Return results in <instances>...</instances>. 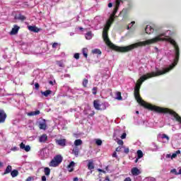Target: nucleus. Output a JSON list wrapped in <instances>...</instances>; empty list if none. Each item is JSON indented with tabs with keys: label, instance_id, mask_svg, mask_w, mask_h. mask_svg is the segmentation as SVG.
<instances>
[{
	"label": "nucleus",
	"instance_id": "1",
	"mask_svg": "<svg viewBox=\"0 0 181 181\" xmlns=\"http://www.w3.org/2000/svg\"><path fill=\"white\" fill-rule=\"evenodd\" d=\"M121 1L122 0H116L115 9L112 13L110 15L109 19L107 21L106 24L105 25V27L103 28V39L105 43H106V45L109 46V47H111V49H114L115 50H116V52H131V50H134V49H137V47H142L143 46H151V45H156V43H158V42H169L170 45H172L174 47V53L180 54L179 45H177L176 41L169 37V36H170V30L164 31L153 38L148 39L144 41L138 42L126 47H117L114 45V44L111 42L110 38L108 37V30H110V28H111L112 22H114L115 14L117 13V12H118V8H119Z\"/></svg>",
	"mask_w": 181,
	"mask_h": 181
},
{
	"label": "nucleus",
	"instance_id": "2",
	"mask_svg": "<svg viewBox=\"0 0 181 181\" xmlns=\"http://www.w3.org/2000/svg\"><path fill=\"white\" fill-rule=\"evenodd\" d=\"M151 110L158 112L159 114H170V115H173V117L176 121H177V122H180V124H181L180 116H179V115H177V113H176V112L173 111V110L151 105Z\"/></svg>",
	"mask_w": 181,
	"mask_h": 181
},
{
	"label": "nucleus",
	"instance_id": "3",
	"mask_svg": "<svg viewBox=\"0 0 181 181\" xmlns=\"http://www.w3.org/2000/svg\"><path fill=\"white\" fill-rule=\"evenodd\" d=\"M93 107L98 111H104V110H107L108 105L105 103H100V100H95L93 101Z\"/></svg>",
	"mask_w": 181,
	"mask_h": 181
},
{
	"label": "nucleus",
	"instance_id": "4",
	"mask_svg": "<svg viewBox=\"0 0 181 181\" xmlns=\"http://www.w3.org/2000/svg\"><path fill=\"white\" fill-rule=\"evenodd\" d=\"M63 161V157L60 155L56 156L54 159L51 160L49 163V166L52 168H56V166H59L60 165V163Z\"/></svg>",
	"mask_w": 181,
	"mask_h": 181
},
{
	"label": "nucleus",
	"instance_id": "5",
	"mask_svg": "<svg viewBox=\"0 0 181 181\" xmlns=\"http://www.w3.org/2000/svg\"><path fill=\"white\" fill-rule=\"evenodd\" d=\"M38 155L41 159H47L50 155V150L47 148H44L39 151Z\"/></svg>",
	"mask_w": 181,
	"mask_h": 181
},
{
	"label": "nucleus",
	"instance_id": "6",
	"mask_svg": "<svg viewBox=\"0 0 181 181\" xmlns=\"http://www.w3.org/2000/svg\"><path fill=\"white\" fill-rule=\"evenodd\" d=\"M156 30V28L155 25L152 27V25H146L145 28V32L147 33V35H151V33H153Z\"/></svg>",
	"mask_w": 181,
	"mask_h": 181
},
{
	"label": "nucleus",
	"instance_id": "7",
	"mask_svg": "<svg viewBox=\"0 0 181 181\" xmlns=\"http://www.w3.org/2000/svg\"><path fill=\"white\" fill-rule=\"evenodd\" d=\"M38 127L40 129L46 131V129L47 128V124H46V119H43L41 122H39Z\"/></svg>",
	"mask_w": 181,
	"mask_h": 181
},
{
	"label": "nucleus",
	"instance_id": "8",
	"mask_svg": "<svg viewBox=\"0 0 181 181\" xmlns=\"http://www.w3.org/2000/svg\"><path fill=\"white\" fill-rule=\"evenodd\" d=\"M6 119V113H5V111L0 110V124H2L5 122V120Z\"/></svg>",
	"mask_w": 181,
	"mask_h": 181
},
{
	"label": "nucleus",
	"instance_id": "9",
	"mask_svg": "<svg viewBox=\"0 0 181 181\" xmlns=\"http://www.w3.org/2000/svg\"><path fill=\"white\" fill-rule=\"evenodd\" d=\"M131 173L132 176H138L141 173V170L138 169L136 167H134L132 168Z\"/></svg>",
	"mask_w": 181,
	"mask_h": 181
},
{
	"label": "nucleus",
	"instance_id": "10",
	"mask_svg": "<svg viewBox=\"0 0 181 181\" xmlns=\"http://www.w3.org/2000/svg\"><path fill=\"white\" fill-rule=\"evenodd\" d=\"M20 148H21V149L25 150V152H30V146H29V145L25 146V144H23V143H21L20 144Z\"/></svg>",
	"mask_w": 181,
	"mask_h": 181
},
{
	"label": "nucleus",
	"instance_id": "11",
	"mask_svg": "<svg viewBox=\"0 0 181 181\" xmlns=\"http://www.w3.org/2000/svg\"><path fill=\"white\" fill-rule=\"evenodd\" d=\"M56 144L59 146H66V139L56 140Z\"/></svg>",
	"mask_w": 181,
	"mask_h": 181
},
{
	"label": "nucleus",
	"instance_id": "12",
	"mask_svg": "<svg viewBox=\"0 0 181 181\" xmlns=\"http://www.w3.org/2000/svg\"><path fill=\"white\" fill-rule=\"evenodd\" d=\"M19 26L18 25H14V27L12 28L10 35H16L18 32H19Z\"/></svg>",
	"mask_w": 181,
	"mask_h": 181
},
{
	"label": "nucleus",
	"instance_id": "13",
	"mask_svg": "<svg viewBox=\"0 0 181 181\" xmlns=\"http://www.w3.org/2000/svg\"><path fill=\"white\" fill-rule=\"evenodd\" d=\"M74 161H71L69 165L67 166V169L69 172H73L74 170Z\"/></svg>",
	"mask_w": 181,
	"mask_h": 181
},
{
	"label": "nucleus",
	"instance_id": "14",
	"mask_svg": "<svg viewBox=\"0 0 181 181\" xmlns=\"http://www.w3.org/2000/svg\"><path fill=\"white\" fill-rule=\"evenodd\" d=\"M93 36H94V35L93 34V33H91V31L88 32L85 35V37L87 40H91V39H93Z\"/></svg>",
	"mask_w": 181,
	"mask_h": 181
},
{
	"label": "nucleus",
	"instance_id": "15",
	"mask_svg": "<svg viewBox=\"0 0 181 181\" xmlns=\"http://www.w3.org/2000/svg\"><path fill=\"white\" fill-rule=\"evenodd\" d=\"M28 30H30V32H35V33H37V32H39V28H37V27L36 26L29 25Z\"/></svg>",
	"mask_w": 181,
	"mask_h": 181
},
{
	"label": "nucleus",
	"instance_id": "16",
	"mask_svg": "<svg viewBox=\"0 0 181 181\" xmlns=\"http://www.w3.org/2000/svg\"><path fill=\"white\" fill-rule=\"evenodd\" d=\"M47 141V135L46 134H42L40 139H39V141L40 142H42V143H45Z\"/></svg>",
	"mask_w": 181,
	"mask_h": 181
},
{
	"label": "nucleus",
	"instance_id": "17",
	"mask_svg": "<svg viewBox=\"0 0 181 181\" xmlns=\"http://www.w3.org/2000/svg\"><path fill=\"white\" fill-rule=\"evenodd\" d=\"M15 19L18 20V21H25L26 19V17L22 14H18L15 16Z\"/></svg>",
	"mask_w": 181,
	"mask_h": 181
},
{
	"label": "nucleus",
	"instance_id": "18",
	"mask_svg": "<svg viewBox=\"0 0 181 181\" xmlns=\"http://www.w3.org/2000/svg\"><path fill=\"white\" fill-rule=\"evenodd\" d=\"M12 172V166L8 165L4 170V175H8V173H11Z\"/></svg>",
	"mask_w": 181,
	"mask_h": 181
},
{
	"label": "nucleus",
	"instance_id": "19",
	"mask_svg": "<svg viewBox=\"0 0 181 181\" xmlns=\"http://www.w3.org/2000/svg\"><path fill=\"white\" fill-rule=\"evenodd\" d=\"M88 168L89 169V170H93V169H94V163H93V160H89Z\"/></svg>",
	"mask_w": 181,
	"mask_h": 181
},
{
	"label": "nucleus",
	"instance_id": "20",
	"mask_svg": "<svg viewBox=\"0 0 181 181\" xmlns=\"http://www.w3.org/2000/svg\"><path fill=\"white\" fill-rule=\"evenodd\" d=\"M39 114H40V110H35V111H33L30 112L28 114V115H29V117H33L34 115H39Z\"/></svg>",
	"mask_w": 181,
	"mask_h": 181
},
{
	"label": "nucleus",
	"instance_id": "21",
	"mask_svg": "<svg viewBox=\"0 0 181 181\" xmlns=\"http://www.w3.org/2000/svg\"><path fill=\"white\" fill-rule=\"evenodd\" d=\"M41 94L42 95H45V97H49V95H50V94H52V90H47L45 91H41Z\"/></svg>",
	"mask_w": 181,
	"mask_h": 181
},
{
	"label": "nucleus",
	"instance_id": "22",
	"mask_svg": "<svg viewBox=\"0 0 181 181\" xmlns=\"http://www.w3.org/2000/svg\"><path fill=\"white\" fill-rule=\"evenodd\" d=\"M161 139H166L165 141H163L164 144H167V142H169V136H168L166 134H163L161 135Z\"/></svg>",
	"mask_w": 181,
	"mask_h": 181
},
{
	"label": "nucleus",
	"instance_id": "23",
	"mask_svg": "<svg viewBox=\"0 0 181 181\" xmlns=\"http://www.w3.org/2000/svg\"><path fill=\"white\" fill-rule=\"evenodd\" d=\"M18 175H19V172L18 171V170H13L11 172V175L12 176V177H16Z\"/></svg>",
	"mask_w": 181,
	"mask_h": 181
},
{
	"label": "nucleus",
	"instance_id": "24",
	"mask_svg": "<svg viewBox=\"0 0 181 181\" xmlns=\"http://www.w3.org/2000/svg\"><path fill=\"white\" fill-rule=\"evenodd\" d=\"M75 146H80V145H83V141L81 139H76L74 141Z\"/></svg>",
	"mask_w": 181,
	"mask_h": 181
},
{
	"label": "nucleus",
	"instance_id": "25",
	"mask_svg": "<svg viewBox=\"0 0 181 181\" xmlns=\"http://www.w3.org/2000/svg\"><path fill=\"white\" fill-rule=\"evenodd\" d=\"M72 153H74L75 156H78V147L75 146L72 150Z\"/></svg>",
	"mask_w": 181,
	"mask_h": 181
},
{
	"label": "nucleus",
	"instance_id": "26",
	"mask_svg": "<svg viewBox=\"0 0 181 181\" xmlns=\"http://www.w3.org/2000/svg\"><path fill=\"white\" fill-rule=\"evenodd\" d=\"M121 134H122V131L119 129H116L114 133V136H121Z\"/></svg>",
	"mask_w": 181,
	"mask_h": 181
},
{
	"label": "nucleus",
	"instance_id": "27",
	"mask_svg": "<svg viewBox=\"0 0 181 181\" xmlns=\"http://www.w3.org/2000/svg\"><path fill=\"white\" fill-rule=\"evenodd\" d=\"M82 53L84 56V57L87 58V57L88 56V49L87 48H83L82 49Z\"/></svg>",
	"mask_w": 181,
	"mask_h": 181
},
{
	"label": "nucleus",
	"instance_id": "28",
	"mask_svg": "<svg viewBox=\"0 0 181 181\" xmlns=\"http://www.w3.org/2000/svg\"><path fill=\"white\" fill-rule=\"evenodd\" d=\"M144 156V153H142V151L138 150L137 151V158L138 159H141Z\"/></svg>",
	"mask_w": 181,
	"mask_h": 181
},
{
	"label": "nucleus",
	"instance_id": "29",
	"mask_svg": "<svg viewBox=\"0 0 181 181\" xmlns=\"http://www.w3.org/2000/svg\"><path fill=\"white\" fill-rule=\"evenodd\" d=\"M44 172H45V175L46 176H49V175H50V168H45L44 169Z\"/></svg>",
	"mask_w": 181,
	"mask_h": 181
},
{
	"label": "nucleus",
	"instance_id": "30",
	"mask_svg": "<svg viewBox=\"0 0 181 181\" xmlns=\"http://www.w3.org/2000/svg\"><path fill=\"white\" fill-rule=\"evenodd\" d=\"M92 53H93L94 54H101V50H100L98 49H94L92 51Z\"/></svg>",
	"mask_w": 181,
	"mask_h": 181
},
{
	"label": "nucleus",
	"instance_id": "31",
	"mask_svg": "<svg viewBox=\"0 0 181 181\" xmlns=\"http://www.w3.org/2000/svg\"><path fill=\"white\" fill-rule=\"evenodd\" d=\"M95 144L98 146H101L103 145V141H101V139H96L95 140Z\"/></svg>",
	"mask_w": 181,
	"mask_h": 181
},
{
	"label": "nucleus",
	"instance_id": "32",
	"mask_svg": "<svg viewBox=\"0 0 181 181\" xmlns=\"http://www.w3.org/2000/svg\"><path fill=\"white\" fill-rule=\"evenodd\" d=\"M116 95H117V97H116L117 100H122V97L121 96L120 92H117Z\"/></svg>",
	"mask_w": 181,
	"mask_h": 181
},
{
	"label": "nucleus",
	"instance_id": "33",
	"mask_svg": "<svg viewBox=\"0 0 181 181\" xmlns=\"http://www.w3.org/2000/svg\"><path fill=\"white\" fill-rule=\"evenodd\" d=\"M156 180L154 177H146L144 181H156Z\"/></svg>",
	"mask_w": 181,
	"mask_h": 181
},
{
	"label": "nucleus",
	"instance_id": "34",
	"mask_svg": "<svg viewBox=\"0 0 181 181\" xmlns=\"http://www.w3.org/2000/svg\"><path fill=\"white\" fill-rule=\"evenodd\" d=\"M88 84V80L85 78L83 79V87H87V85Z\"/></svg>",
	"mask_w": 181,
	"mask_h": 181
},
{
	"label": "nucleus",
	"instance_id": "35",
	"mask_svg": "<svg viewBox=\"0 0 181 181\" xmlns=\"http://www.w3.org/2000/svg\"><path fill=\"white\" fill-rule=\"evenodd\" d=\"M134 25H135V21H132L131 23H129L127 26V30H129V29H131Z\"/></svg>",
	"mask_w": 181,
	"mask_h": 181
},
{
	"label": "nucleus",
	"instance_id": "36",
	"mask_svg": "<svg viewBox=\"0 0 181 181\" xmlns=\"http://www.w3.org/2000/svg\"><path fill=\"white\" fill-rule=\"evenodd\" d=\"M97 90H98V88L97 87H93V88L92 91H93V94L94 95H95V94H97Z\"/></svg>",
	"mask_w": 181,
	"mask_h": 181
},
{
	"label": "nucleus",
	"instance_id": "37",
	"mask_svg": "<svg viewBox=\"0 0 181 181\" xmlns=\"http://www.w3.org/2000/svg\"><path fill=\"white\" fill-rule=\"evenodd\" d=\"M121 139H125L127 138V133H123L121 136H120Z\"/></svg>",
	"mask_w": 181,
	"mask_h": 181
},
{
	"label": "nucleus",
	"instance_id": "38",
	"mask_svg": "<svg viewBox=\"0 0 181 181\" xmlns=\"http://www.w3.org/2000/svg\"><path fill=\"white\" fill-rule=\"evenodd\" d=\"M74 59H76V60H78L80 59V54L76 53L74 56Z\"/></svg>",
	"mask_w": 181,
	"mask_h": 181
},
{
	"label": "nucleus",
	"instance_id": "39",
	"mask_svg": "<svg viewBox=\"0 0 181 181\" xmlns=\"http://www.w3.org/2000/svg\"><path fill=\"white\" fill-rule=\"evenodd\" d=\"M11 151H13V152H16V151H19V148L14 146L11 148Z\"/></svg>",
	"mask_w": 181,
	"mask_h": 181
},
{
	"label": "nucleus",
	"instance_id": "40",
	"mask_svg": "<svg viewBox=\"0 0 181 181\" xmlns=\"http://www.w3.org/2000/svg\"><path fill=\"white\" fill-rule=\"evenodd\" d=\"M57 46H59V43H57V42H54V44H52L53 49H56V47H57Z\"/></svg>",
	"mask_w": 181,
	"mask_h": 181
},
{
	"label": "nucleus",
	"instance_id": "41",
	"mask_svg": "<svg viewBox=\"0 0 181 181\" xmlns=\"http://www.w3.org/2000/svg\"><path fill=\"white\" fill-rule=\"evenodd\" d=\"M122 149V146H119L116 148V152H121V150Z\"/></svg>",
	"mask_w": 181,
	"mask_h": 181
},
{
	"label": "nucleus",
	"instance_id": "42",
	"mask_svg": "<svg viewBox=\"0 0 181 181\" xmlns=\"http://www.w3.org/2000/svg\"><path fill=\"white\" fill-rule=\"evenodd\" d=\"M118 145H124V141L122 140H119L117 141Z\"/></svg>",
	"mask_w": 181,
	"mask_h": 181
},
{
	"label": "nucleus",
	"instance_id": "43",
	"mask_svg": "<svg viewBox=\"0 0 181 181\" xmlns=\"http://www.w3.org/2000/svg\"><path fill=\"white\" fill-rule=\"evenodd\" d=\"M35 90H39V87H40L39 83H36L35 84Z\"/></svg>",
	"mask_w": 181,
	"mask_h": 181
},
{
	"label": "nucleus",
	"instance_id": "44",
	"mask_svg": "<svg viewBox=\"0 0 181 181\" xmlns=\"http://www.w3.org/2000/svg\"><path fill=\"white\" fill-rule=\"evenodd\" d=\"M176 156H177L176 155L175 153H173V155L171 156V159H175V158H176Z\"/></svg>",
	"mask_w": 181,
	"mask_h": 181
},
{
	"label": "nucleus",
	"instance_id": "45",
	"mask_svg": "<svg viewBox=\"0 0 181 181\" xmlns=\"http://www.w3.org/2000/svg\"><path fill=\"white\" fill-rule=\"evenodd\" d=\"M171 173H175V175H176V173H177V171H176V169H173L171 170Z\"/></svg>",
	"mask_w": 181,
	"mask_h": 181
},
{
	"label": "nucleus",
	"instance_id": "46",
	"mask_svg": "<svg viewBox=\"0 0 181 181\" xmlns=\"http://www.w3.org/2000/svg\"><path fill=\"white\" fill-rule=\"evenodd\" d=\"M129 153V148H124V153Z\"/></svg>",
	"mask_w": 181,
	"mask_h": 181
},
{
	"label": "nucleus",
	"instance_id": "47",
	"mask_svg": "<svg viewBox=\"0 0 181 181\" xmlns=\"http://www.w3.org/2000/svg\"><path fill=\"white\" fill-rule=\"evenodd\" d=\"M58 66H59V67H64L63 63H62V62H58Z\"/></svg>",
	"mask_w": 181,
	"mask_h": 181
},
{
	"label": "nucleus",
	"instance_id": "48",
	"mask_svg": "<svg viewBox=\"0 0 181 181\" xmlns=\"http://www.w3.org/2000/svg\"><path fill=\"white\" fill-rule=\"evenodd\" d=\"M175 153H176V155H180V150H177V151L175 152Z\"/></svg>",
	"mask_w": 181,
	"mask_h": 181
},
{
	"label": "nucleus",
	"instance_id": "49",
	"mask_svg": "<svg viewBox=\"0 0 181 181\" xmlns=\"http://www.w3.org/2000/svg\"><path fill=\"white\" fill-rule=\"evenodd\" d=\"M112 158H117V152L113 153Z\"/></svg>",
	"mask_w": 181,
	"mask_h": 181
},
{
	"label": "nucleus",
	"instance_id": "50",
	"mask_svg": "<svg viewBox=\"0 0 181 181\" xmlns=\"http://www.w3.org/2000/svg\"><path fill=\"white\" fill-rule=\"evenodd\" d=\"M107 6L108 8H112V3H109Z\"/></svg>",
	"mask_w": 181,
	"mask_h": 181
},
{
	"label": "nucleus",
	"instance_id": "51",
	"mask_svg": "<svg viewBox=\"0 0 181 181\" xmlns=\"http://www.w3.org/2000/svg\"><path fill=\"white\" fill-rule=\"evenodd\" d=\"M42 181H46V176H42Z\"/></svg>",
	"mask_w": 181,
	"mask_h": 181
},
{
	"label": "nucleus",
	"instance_id": "52",
	"mask_svg": "<svg viewBox=\"0 0 181 181\" xmlns=\"http://www.w3.org/2000/svg\"><path fill=\"white\" fill-rule=\"evenodd\" d=\"M165 157L168 158H172V155H170V154H167Z\"/></svg>",
	"mask_w": 181,
	"mask_h": 181
},
{
	"label": "nucleus",
	"instance_id": "53",
	"mask_svg": "<svg viewBox=\"0 0 181 181\" xmlns=\"http://www.w3.org/2000/svg\"><path fill=\"white\" fill-rule=\"evenodd\" d=\"M176 175H181V168L179 170L178 173Z\"/></svg>",
	"mask_w": 181,
	"mask_h": 181
},
{
	"label": "nucleus",
	"instance_id": "54",
	"mask_svg": "<svg viewBox=\"0 0 181 181\" xmlns=\"http://www.w3.org/2000/svg\"><path fill=\"white\" fill-rule=\"evenodd\" d=\"M73 181H78V177H74Z\"/></svg>",
	"mask_w": 181,
	"mask_h": 181
},
{
	"label": "nucleus",
	"instance_id": "55",
	"mask_svg": "<svg viewBox=\"0 0 181 181\" xmlns=\"http://www.w3.org/2000/svg\"><path fill=\"white\" fill-rule=\"evenodd\" d=\"M49 84L51 85V86H53L54 85V82L52 81H49Z\"/></svg>",
	"mask_w": 181,
	"mask_h": 181
},
{
	"label": "nucleus",
	"instance_id": "56",
	"mask_svg": "<svg viewBox=\"0 0 181 181\" xmlns=\"http://www.w3.org/2000/svg\"><path fill=\"white\" fill-rule=\"evenodd\" d=\"M4 166V163L0 162V168H2Z\"/></svg>",
	"mask_w": 181,
	"mask_h": 181
},
{
	"label": "nucleus",
	"instance_id": "57",
	"mask_svg": "<svg viewBox=\"0 0 181 181\" xmlns=\"http://www.w3.org/2000/svg\"><path fill=\"white\" fill-rule=\"evenodd\" d=\"M32 180V178L30 177H29L28 178H27L26 181H30Z\"/></svg>",
	"mask_w": 181,
	"mask_h": 181
},
{
	"label": "nucleus",
	"instance_id": "58",
	"mask_svg": "<svg viewBox=\"0 0 181 181\" xmlns=\"http://www.w3.org/2000/svg\"><path fill=\"white\" fill-rule=\"evenodd\" d=\"M98 171H99V172H103V173H105V171H103V170H101V169H98Z\"/></svg>",
	"mask_w": 181,
	"mask_h": 181
},
{
	"label": "nucleus",
	"instance_id": "59",
	"mask_svg": "<svg viewBox=\"0 0 181 181\" xmlns=\"http://www.w3.org/2000/svg\"><path fill=\"white\" fill-rule=\"evenodd\" d=\"M64 77H70V74H65Z\"/></svg>",
	"mask_w": 181,
	"mask_h": 181
},
{
	"label": "nucleus",
	"instance_id": "60",
	"mask_svg": "<svg viewBox=\"0 0 181 181\" xmlns=\"http://www.w3.org/2000/svg\"><path fill=\"white\" fill-rule=\"evenodd\" d=\"M139 159V158H138V157L136 158V160H135V163H136L138 162Z\"/></svg>",
	"mask_w": 181,
	"mask_h": 181
},
{
	"label": "nucleus",
	"instance_id": "61",
	"mask_svg": "<svg viewBox=\"0 0 181 181\" xmlns=\"http://www.w3.org/2000/svg\"><path fill=\"white\" fill-rule=\"evenodd\" d=\"M88 21H84V23H88Z\"/></svg>",
	"mask_w": 181,
	"mask_h": 181
},
{
	"label": "nucleus",
	"instance_id": "62",
	"mask_svg": "<svg viewBox=\"0 0 181 181\" xmlns=\"http://www.w3.org/2000/svg\"><path fill=\"white\" fill-rule=\"evenodd\" d=\"M79 30H83V28H81V27L79 28Z\"/></svg>",
	"mask_w": 181,
	"mask_h": 181
},
{
	"label": "nucleus",
	"instance_id": "63",
	"mask_svg": "<svg viewBox=\"0 0 181 181\" xmlns=\"http://www.w3.org/2000/svg\"><path fill=\"white\" fill-rule=\"evenodd\" d=\"M136 114H139V111H136Z\"/></svg>",
	"mask_w": 181,
	"mask_h": 181
},
{
	"label": "nucleus",
	"instance_id": "64",
	"mask_svg": "<svg viewBox=\"0 0 181 181\" xmlns=\"http://www.w3.org/2000/svg\"><path fill=\"white\" fill-rule=\"evenodd\" d=\"M155 49H156V50L158 52V50H159L158 49V47H155Z\"/></svg>",
	"mask_w": 181,
	"mask_h": 181
}]
</instances>
